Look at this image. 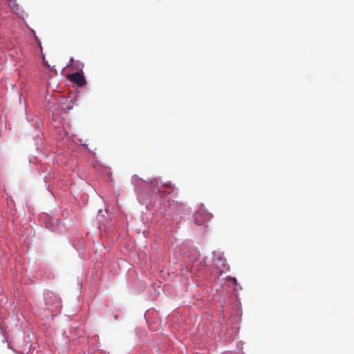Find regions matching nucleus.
<instances>
[{
  "label": "nucleus",
  "instance_id": "nucleus-1",
  "mask_svg": "<svg viewBox=\"0 0 354 354\" xmlns=\"http://www.w3.org/2000/svg\"><path fill=\"white\" fill-rule=\"evenodd\" d=\"M44 301L46 306L54 308L57 310H59L62 307L60 298L52 291L44 293Z\"/></svg>",
  "mask_w": 354,
  "mask_h": 354
},
{
  "label": "nucleus",
  "instance_id": "nucleus-2",
  "mask_svg": "<svg viewBox=\"0 0 354 354\" xmlns=\"http://www.w3.org/2000/svg\"><path fill=\"white\" fill-rule=\"evenodd\" d=\"M68 77L71 82L75 84L78 87H82L86 84V80L82 71L70 74Z\"/></svg>",
  "mask_w": 354,
  "mask_h": 354
},
{
  "label": "nucleus",
  "instance_id": "nucleus-3",
  "mask_svg": "<svg viewBox=\"0 0 354 354\" xmlns=\"http://www.w3.org/2000/svg\"><path fill=\"white\" fill-rule=\"evenodd\" d=\"M212 218V214L204 209H200L196 214V223L198 225L204 224Z\"/></svg>",
  "mask_w": 354,
  "mask_h": 354
},
{
  "label": "nucleus",
  "instance_id": "nucleus-4",
  "mask_svg": "<svg viewBox=\"0 0 354 354\" xmlns=\"http://www.w3.org/2000/svg\"><path fill=\"white\" fill-rule=\"evenodd\" d=\"M83 66L84 64L78 61L75 62L74 64L72 66V67L75 69L79 70L78 71H82Z\"/></svg>",
  "mask_w": 354,
  "mask_h": 354
},
{
  "label": "nucleus",
  "instance_id": "nucleus-5",
  "mask_svg": "<svg viewBox=\"0 0 354 354\" xmlns=\"http://www.w3.org/2000/svg\"><path fill=\"white\" fill-rule=\"evenodd\" d=\"M157 184H158V181L156 180H151L149 182V185H151V187L150 188L154 192H156L155 187L157 185Z\"/></svg>",
  "mask_w": 354,
  "mask_h": 354
},
{
  "label": "nucleus",
  "instance_id": "nucleus-6",
  "mask_svg": "<svg viewBox=\"0 0 354 354\" xmlns=\"http://www.w3.org/2000/svg\"><path fill=\"white\" fill-rule=\"evenodd\" d=\"M43 64H44V66L49 67V65H48V62L45 60L44 57L43 59Z\"/></svg>",
  "mask_w": 354,
  "mask_h": 354
},
{
  "label": "nucleus",
  "instance_id": "nucleus-7",
  "mask_svg": "<svg viewBox=\"0 0 354 354\" xmlns=\"http://www.w3.org/2000/svg\"><path fill=\"white\" fill-rule=\"evenodd\" d=\"M132 180L134 183H137L139 180V178L138 176H133Z\"/></svg>",
  "mask_w": 354,
  "mask_h": 354
},
{
  "label": "nucleus",
  "instance_id": "nucleus-8",
  "mask_svg": "<svg viewBox=\"0 0 354 354\" xmlns=\"http://www.w3.org/2000/svg\"><path fill=\"white\" fill-rule=\"evenodd\" d=\"M165 186L167 187H172V185L171 183H165Z\"/></svg>",
  "mask_w": 354,
  "mask_h": 354
},
{
  "label": "nucleus",
  "instance_id": "nucleus-9",
  "mask_svg": "<svg viewBox=\"0 0 354 354\" xmlns=\"http://www.w3.org/2000/svg\"><path fill=\"white\" fill-rule=\"evenodd\" d=\"M74 63H75V62H74V59H73V57H71V59H70V64H71V66H73V65L74 64Z\"/></svg>",
  "mask_w": 354,
  "mask_h": 354
},
{
  "label": "nucleus",
  "instance_id": "nucleus-10",
  "mask_svg": "<svg viewBox=\"0 0 354 354\" xmlns=\"http://www.w3.org/2000/svg\"><path fill=\"white\" fill-rule=\"evenodd\" d=\"M216 259H217L218 260H219V261H222V259H223V257H222V255H220V254H219V255L216 257Z\"/></svg>",
  "mask_w": 354,
  "mask_h": 354
},
{
  "label": "nucleus",
  "instance_id": "nucleus-11",
  "mask_svg": "<svg viewBox=\"0 0 354 354\" xmlns=\"http://www.w3.org/2000/svg\"><path fill=\"white\" fill-rule=\"evenodd\" d=\"M67 109H73V106H67Z\"/></svg>",
  "mask_w": 354,
  "mask_h": 354
}]
</instances>
